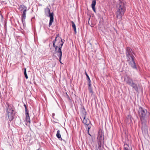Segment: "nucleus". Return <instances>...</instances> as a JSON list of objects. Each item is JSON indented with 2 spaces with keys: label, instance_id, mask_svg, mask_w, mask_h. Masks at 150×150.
Listing matches in <instances>:
<instances>
[{
  "label": "nucleus",
  "instance_id": "obj_22",
  "mask_svg": "<svg viewBox=\"0 0 150 150\" xmlns=\"http://www.w3.org/2000/svg\"><path fill=\"white\" fill-rule=\"evenodd\" d=\"M21 19L22 23L24 26L25 23V18H22Z\"/></svg>",
  "mask_w": 150,
  "mask_h": 150
},
{
  "label": "nucleus",
  "instance_id": "obj_17",
  "mask_svg": "<svg viewBox=\"0 0 150 150\" xmlns=\"http://www.w3.org/2000/svg\"><path fill=\"white\" fill-rule=\"evenodd\" d=\"M26 8H27V7L23 5H21L20 7V9L21 13H22V11L24 10Z\"/></svg>",
  "mask_w": 150,
  "mask_h": 150
},
{
  "label": "nucleus",
  "instance_id": "obj_11",
  "mask_svg": "<svg viewBox=\"0 0 150 150\" xmlns=\"http://www.w3.org/2000/svg\"><path fill=\"white\" fill-rule=\"evenodd\" d=\"M103 143H98V146H96V150H103Z\"/></svg>",
  "mask_w": 150,
  "mask_h": 150
},
{
  "label": "nucleus",
  "instance_id": "obj_30",
  "mask_svg": "<svg viewBox=\"0 0 150 150\" xmlns=\"http://www.w3.org/2000/svg\"><path fill=\"white\" fill-rule=\"evenodd\" d=\"M37 150H41L40 149H37Z\"/></svg>",
  "mask_w": 150,
  "mask_h": 150
},
{
  "label": "nucleus",
  "instance_id": "obj_10",
  "mask_svg": "<svg viewBox=\"0 0 150 150\" xmlns=\"http://www.w3.org/2000/svg\"><path fill=\"white\" fill-rule=\"evenodd\" d=\"M124 81L126 82L130 86L134 83L132 80L131 79L128 77L127 76L125 77Z\"/></svg>",
  "mask_w": 150,
  "mask_h": 150
},
{
  "label": "nucleus",
  "instance_id": "obj_21",
  "mask_svg": "<svg viewBox=\"0 0 150 150\" xmlns=\"http://www.w3.org/2000/svg\"><path fill=\"white\" fill-rule=\"evenodd\" d=\"M24 73V75H25V77L26 79H28V76L27 75V74H26V69H25Z\"/></svg>",
  "mask_w": 150,
  "mask_h": 150
},
{
  "label": "nucleus",
  "instance_id": "obj_29",
  "mask_svg": "<svg viewBox=\"0 0 150 150\" xmlns=\"http://www.w3.org/2000/svg\"><path fill=\"white\" fill-rule=\"evenodd\" d=\"M89 129H88V134L89 135H90L91 136V135L89 134Z\"/></svg>",
  "mask_w": 150,
  "mask_h": 150
},
{
  "label": "nucleus",
  "instance_id": "obj_5",
  "mask_svg": "<svg viewBox=\"0 0 150 150\" xmlns=\"http://www.w3.org/2000/svg\"><path fill=\"white\" fill-rule=\"evenodd\" d=\"M45 14L47 16H49L50 18L49 26H50L52 24L54 21V14L52 12L50 13V9L48 8H46L45 9Z\"/></svg>",
  "mask_w": 150,
  "mask_h": 150
},
{
  "label": "nucleus",
  "instance_id": "obj_28",
  "mask_svg": "<svg viewBox=\"0 0 150 150\" xmlns=\"http://www.w3.org/2000/svg\"><path fill=\"white\" fill-rule=\"evenodd\" d=\"M27 11V8L25 9L22 12V13H26V12Z\"/></svg>",
  "mask_w": 150,
  "mask_h": 150
},
{
  "label": "nucleus",
  "instance_id": "obj_8",
  "mask_svg": "<svg viewBox=\"0 0 150 150\" xmlns=\"http://www.w3.org/2000/svg\"><path fill=\"white\" fill-rule=\"evenodd\" d=\"M104 135L102 132H99L97 137L98 143H104Z\"/></svg>",
  "mask_w": 150,
  "mask_h": 150
},
{
  "label": "nucleus",
  "instance_id": "obj_26",
  "mask_svg": "<svg viewBox=\"0 0 150 150\" xmlns=\"http://www.w3.org/2000/svg\"><path fill=\"white\" fill-rule=\"evenodd\" d=\"M88 81V88L91 87V80H90V81Z\"/></svg>",
  "mask_w": 150,
  "mask_h": 150
},
{
  "label": "nucleus",
  "instance_id": "obj_4",
  "mask_svg": "<svg viewBox=\"0 0 150 150\" xmlns=\"http://www.w3.org/2000/svg\"><path fill=\"white\" fill-rule=\"evenodd\" d=\"M7 104V106L6 108V112L9 120L11 121L13 119L14 116L15 115L14 113H13L14 108L12 105H8V104Z\"/></svg>",
  "mask_w": 150,
  "mask_h": 150
},
{
  "label": "nucleus",
  "instance_id": "obj_16",
  "mask_svg": "<svg viewBox=\"0 0 150 150\" xmlns=\"http://www.w3.org/2000/svg\"><path fill=\"white\" fill-rule=\"evenodd\" d=\"M56 135L57 138L59 139L60 140L62 139V138L61 137V136L60 134V131L59 130H58Z\"/></svg>",
  "mask_w": 150,
  "mask_h": 150
},
{
  "label": "nucleus",
  "instance_id": "obj_9",
  "mask_svg": "<svg viewBox=\"0 0 150 150\" xmlns=\"http://www.w3.org/2000/svg\"><path fill=\"white\" fill-rule=\"evenodd\" d=\"M134 57H132V59L131 58L128 59H127V60L129 62V64L132 68L137 69V67L134 60Z\"/></svg>",
  "mask_w": 150,
  "mask_h": 150
},
{
  "label": "nucleus",
  "instance_id": "obj_24",
  "mask_svg": "<svg viewBox=\"0 0 150 150\" xmlns=\"http://www.w3.org/2000/svg\"><path fill=\"white\" fill-rule=\"evenodd\" d=\"M88 90H89V92L90 93H91L92 94L93 93V91H92V90L91 87L88 88Z\"/></svg>",
  "mask_w": 150,
  "mask_h": 150
},
{
  "label": "nucleus",
  "instance_id": "obj_19",
  "mask_svg": "<svg viewBox=\"0 0 150 150\" xmlns=\"http://www.w3.org/2000/svg\"><path fill=\"white\" fill-rule=\"evenodd\" d=\"M72 23V26L73 28L74 29V31L75 32V33H76V27L73 21L71 22Z\"/></svg>",
  "mask_w": 150,
  "mask_h": 150
},
{
  "label": "nucleus",
  "instance_id": "obj_23",
  "mask_svg": "<svg viewBox=\"0 0 150 150\" xmlns=\"http://www.w3.org/2000/svg\"><path fill=\"white\" fill-rule=\"evenodd\" d=\"M26 13H22V18H25Z\"/></svg>",
  "mask_w": 150,
  "mask_h": 150
},
{
  "label": "nucleus",
  "instance_id": "obj_15",
  "mask_svg": "<svg viewBox=\"0 0 150 150\" xmlns=\"http://www.w3.org/2000/svg\"><path fill=\"white\" fill-rule=\"evenodd\" d=\"M131 86L132 87V88H134L136 91H138V88L137 85L134 83L132 85H131Z\"/></svg>",
  "mask_w": 150,
  "mask_h": 150
},
{
  "label": "nucleus",
  "instance_id": "obj_3",
  "mask_svg": "<svg viewBox=\"0 0 150 150\" xmlns=\"http://www.w3.org/2000/svg\"><path fill=\"white\" fill-rule=\"evenodd\" d=\"M138 113L142 123L147 120L149 117L150 113L147 110L142 107L139 108Z\"/></svg>",
  "mask_w": 150,
  "mask_h": 150
},
{
  "label": "nucleus",
  "instance_id": "obj_25",
  "mask_svg": "<svg viewBox=\"0 0 150 150\" xmlns=\"http://www.w3.org/2000/svg\"><path fill=\"white\" fill-rule=\"evenodd\" d=\"M57 41H56V43L55 44V45H56L59 44V45L60 43L59 42V41H60L59 40H58L56 39Z\"/></svg>",
  "mask_w": 150,
  "mask_h": 150
},
{
  "label": "nucleus",
  "instance_id": "obj_14",
  "mask_svg": "<svg viewBox=\"0 0 150 150\" xmlns=\"http://www.w3.org/2000/svg\"><path fill=\"white\" fill-rule=\"evenodd\" d=\"M26 114V117L25 120L26 121L28 122H30V117L29 115L28 112H25Z\"/></svg>",
  "mask_w": 150,
  "mask_h": 150
},
{
  "label": "nucleus",
  "instance_id": "obj_18",
  "mask_svg": "<svg viewBox=\"0 0 150 150\" xmlns=\"http://www.w3.org/2000/svg\"><path fill=\"white\" fill-rule=\"evenodd\" d=\"M124 149L125 150H132V149L129 147L128 144H125L124 145Z\"/></svg>",
  "mask_w": 150,
  "mask_h": 150
},
{
  "label": "nucleus",
  "instance_id": "obj_7",
  "mask_svg": "<svg viewBox=\"0 0 150 150\" xmlns=\"http://www.w3.org/2000/svg\"><path fill=\"white\" fill-rule=\"evenodd\" d=\"M132 49L129 47H127L126 49V54L127 59L129 58L132 59V57L134 58Z\"/></svg>",
  "mask_w": 150,
  "mask_h": 150
},
{
  "label": "nucleus",
  "instance_id": "obj_2",
  "mask_svg": "<svg viewBox=\"0 0 150 150\" xmlns=\"http://www.w3.org/2000/svg\"><path fill=\"white\" fill-rule=\"evenodd\" d=\"M57 37H56L54 40L53 41V47L55 48V53H57V55L59 57V61L60 62V60L61 59V57L62 56V52L61 51V48L62 47L63 45L64 42H62V40H61V41H59V42L60 43L59 45V44L56 45L55 44H56L57 42L56 38Z\"/></svg>",
  "mask_w": 150,
  "mask_h": 150
},
{
  "label": "nucleus",
  "instance_id": "obj_1",
  "mask_svg": "<svg viewBox=\"0 0 150 150\" xmlns=\"http://www.w3.org/2000/svg\"><path fill=\"white\" fill-rule=\"evenodd\" d=\"M116 16L117 18L121 20L122 16L124 14L126 10L125 4L121 1H120L116 6Z\"/></svg>",
  "mask_w": 150,
  "mask_h": 150
},
{
  "label": "nucleus",
  "instance_id": "obj_13",
  "mask_svg": "<svg viewBox=\"0 0 150 150\" xmlns=\"http://www.w3.org/2000/svg\"><path fill=\"white\" fill-rule=\"evenodd\" d=\"M96 4V0H93L92 2L91 7L95 12H96V11L95 8V6Z\"/></svg>",
  "mask_w": 150,
  "mask_h": 150
},
{
  "label": "nucleus",
  "instance_id": "obj_27",
  "mask_svg": "<svg viewBox=\"0 0 150 150\" xmlns=\"http://www.w3.org/2000/svg\"><path fill=\"white\" fill-rule=\"evenodd\" d=\"M24 107L25 108V112H28V110H27V107H26V105L25 104V105H24Z\"/></svg>",
  "mask_w": 150,
  "mask_h": 150
},
{
  "label": "nucleus",
  "instance_id": "obj_20",
  "mask_svg": "<svg viewBox=\"0 0 150 150\" xmlns=\"http://www.w3.org/2000/svg\"><path fill=\"white\" fill-rule=\"evenodd\" d=\"M85 74H86V77H87V80L88 81H90V79L89 77V76H88V74L87 73H86V71H85Z\"/></svg>",
  "mask_w": 150,
  "mask_h": 150
},
{
  "label": "nucleus",
  "instance_id": "obj_12",
  "mask_svg": "<svg viewBox=\"0 0 150 150\" xmlns=\"http://www.w3.org/2000/svg\"><path fill=\"white\" fill-rule=\"evenodd\" d=\"M142 129L143 133L144 134H146L148 132V129L147 127L144 125H143V123H142Z\"/></svg>",
  "mask_w": 150,
  "mask_h": 150
},
{
  "label": "nucleus",
  "instance_id": "obj_6",
  "mask_svg": "<svg viewBox=\"0 0 150 150\" xmlns=\"http://www.w3.org/2000/svg\"><path fill=\"white\" fill-rule=\"evenodd\" d=\"M86 112H85V113L83 114V115L82 116V117L83 118V122L86 125V128L90 129L91 127L90 121L88 119L86 118Z\"/></svg>",
  "mask_w": 150,
  "mask_h": 150
}]
</instances>
